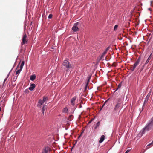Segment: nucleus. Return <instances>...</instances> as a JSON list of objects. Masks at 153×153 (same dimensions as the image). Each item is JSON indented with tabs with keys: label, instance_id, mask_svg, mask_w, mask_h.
<instances>
[{
	"label": "nucleus",
	"instance_id": "f257e3e1",
	"mask_svg": "<svg viewBox=\"0 0 153 153\" xmlns=\"http://www.w3.org/2000/svg\"><path fill=\"white\" fill-rule=\"evenodd\" d=\"M152 130H153V117L140 131L139 134V135L142 136L146 131H149Z\"/></svg>",
	"mask_w": 153,
	"mask_h": 153
},
{
	"label": "nucleus",
	"instance_id": "f03ea898",
	"mask_svg": "<svg viewBox=\"0 0 153 153\" xmlns=\"http://www.w3.org/2000/svg\"><path fill=\"white\" fill-rule=\"evenodd\" d=\"M62 64L63 66L67 69L66 71L67 72H68L70 71H72L73 68L71 65L67 60H65Z\"/></svg>",
	"mask_w": 153,
	"mask_h": 153
},
{
	"label": "nucleus",
	"instance_id": "7ed1b4c3",
	"mask_svg": "<svg viewBox=\"0 0 153 153\" xmlns=\"http://www.w3.org/2000/svg\"><path fill=\"white\" fill-rule=\"evenodd\" d=\"M141 58L140 56H139L137 60L135 63L134 64L133 67L131 68V71H133L137 67L139 64V62L141 60Z\"/></svg>",
	"mask_w": 153,
	"mask_h": 153
},
{
	"label": "nucleus",
	"instance_id": "20e7f679",
	"mask_svg": "<svg viewBox=\"0 0 153 153\" xmlns=\"http://www.w3.org/2000/svg\"><path fill=\"white\" fill-rule=\"evenodd\" d=\"M121 103V99L120 98L118 99L117 104L114 107V111H116L120 107Z\"/></svg>",
	"mask_w": 153,
	"mask_h": 153
},
{
	"label": "nucleus",
	"instance_id": "39448f33",
	"mask_svg": "<svg viewBox=\"0 0 153 153\" xmlns=\"http://www.w3.org/2000/svg\"><path fill=\"white\" fill-rule=\"evenodd\" d=\"M79 22H77L74 24L72 28V30H73V31L76 32L79 30V29L78 28L77 26Z\"/></svg>",
	"mask_w": 153,
	"mask_h": 153
},
{
	"label": "nucleus",
	"instance_id": "423d86ee",
	"mask_svg": "<svg viewBox=\"0 0 153 153\" xmlns=\"http://www.w3.org/2000/svg\"><path fill=\"white\" fill-rule=\"evenodd\" d=\"M151 94V91H150L149 93L147 94L146 96V97L145 99L144 102V104L145 103L147 102L148 101V100Z\"/></svg>",
	"mask_w": 153,
	"mask_h": 153
},
{
	"label": "nucleus",
	"instance_id": "0eeeda50",
	"mask_svg": "<svg viewBox=\"0 0 153 153\" xmlns=\"http://www.w3.org/2000/svg\"><path fill=\"white\" fill-rule=\"evenodd\" d=\"M35 87V84L34 83H31L30 84V86L29 87V90L30 91H33Z\"/></svg>",
	"mask_w": 153,
	"mask_h": 153
},
{
	"label": "nucleus",
	"instance_id": "6e6552de",
	"mask_svg": "<svg viewBox=\"0 0 153 153\" xmlns=\"http://www.w3.org/2000/svg\"><path fill=\"white\" fill-rule=\"evenodd\" d=\"M152 53H151L150 55H149V57L147 59L146 62L144 64V65H143V68L144 67V66H145V65H146L149 62L150 60L152 58Z\"/></svg>",
	"mask_w": 153,
	"mask_h": 153
},
{
	"label": "nucleus",
	"instance_id": "1a4fd4ad",
	"mask_svg": "<svg viewBox=\"0 0 153 153\" xmlns=\"http://www.w3.org/2000/svg\"><path fill=\"white\" fill-rule=\"evenodd\" d=\"M76 96H74L71 100V103L73 106H74L75 105V101L76 99Z\"/></svg>",
	"mask_w": 153,
	"mask_h": 153
},
{
	"label": "nucleus",
	"instance_id": "9d476101",
	"mask_svg": "<svg viewBox=\"0 0 153 153\" xmlns=\"http://www.w3.org/2000/svg\"><path fill=\"white\" fill-rule=\"evenodd\" d=\"M49 151V148L47 147H45L43 150L42 153H48Z\"/></svg>",
	"mask_w": 153,
	"mask_h": 153
},
{
	"label": "nucleus",
	"instance_id": "9b49d317",
	"mask_svg": "<svg viewBox=\"0 0 153 153\" xmlns=\"http://www.w3.org/2000/svg\"><path fill=\"white\" fill-rule=\"evenodd\" d=\"M44 102L41 100L40 99L39 100V101L38 102L37 106L38 107H40Z\"/></svg>",
	"mask_w": 153,
	"mask_h": 153
},
{
	"label": "nucleus",
	"instance_id": "f8f14e48",
	"mask_svg": "<svg viewBox=\"0 0 153 153\" xmlns=\"http://www.w3.org/2000/svg\"><path fill=\"white\" fill-rule=\"evenodd\" d=\"M100 125V122H98L96 124H95L94 125V130L97 129L99 127Z\"/></svg>",
	"mask_w": 153,
	"mask_h": 153
},
{
	"label": "nucleus",
	"instance_id": "ddd939ff",
	"mask_svg": "<svg viewBox=\"0 0 153 153\" xmlns=\"http://www.w3.org/2000/svg\"><path fill=\"white\" fill-rule=\"evenodd\" d=\"M105 139V136L104 135H102L100 139L99 142L100 143H102Z\"/></svg>",
	"mask_w": 153,
	"mask_h": 153
},
{
	"label": "nucleus",
	"instance_id": "4468645a",
	"mask_svg": "<svg viewBox=\"0 0 153 153\" xmlns=\"http://www.w3.org/2000/svg\"><path fill=\"white\" fill-rule=\"evenodd\" d=\"M36 78V76L35 74L31 75L30 76V79L31 81H33Z\"/></svg>",
	"mask_w": 153,
	"mask_h": 153
},
{
	"label": "nucleus",
	"instance_id": "2eb2a0df",
	"mask_svg": "<svg viewBox=\"0 0 153 153\" xmlns=\"http://www.w3.org/2000/svg\"><path fill=\"white\" fill-rule=\"evenodd\" d=\"M63 112L64 113H68V109L67 107H65L63 110Z\"/></svg>",
	"mask_w": 153,
	"mask_h": 153
},
{
	"label": "nucleus",
	"instance_id": "dca6fc26",
	"mask_svg": "<svg viewBox=\"0 0 153 153\" xmlns=\"http://www.w3.org/2000/svg\"><path fill=\"white\" fill-rule=\"evenodd\" d=\"M26 37H27L26 35V34H25L23 38L22 42L23 44L25 43L26 42Z\"/></svg>",
	"mask_w": 153,
	"mask_h": 153
},
{
	"label": "nucleus",
	"instance_id": "f3484780",
	"mask_svg": "<svg viewBox=\"0 0 153 153\" xmlns=\"http://www.w3.org/2000/svg\"><path fill=\"white\" fill-rule=\"evenodd\" d=\"M46 105H44L42 108V113H44V112L45 109H46V108L45 107Z\"/></svg>",
	"mask_w": 153,
	"mask_h": 153
},
{
	"label": "nucleus",
	"instance_id": "a211bd4d",
	"mask_svg": "<svg viewBox=\"0 0 153 153\" xmlns=\"http://www.w3.org/2000/svg\"><path fill=\"white\" fill-rule=\"evenodd\" d=\"M48 97H43V100L42 101L44 102L47 100L48 99Z\"/></svg>",
	"mask_w": 153,
	"mask_h": 153
},
{
	"label": "nucleus",
	"instance_id": "6ab92c4d",
	"mask_svg": "<svg viewBox=\"0 0 153 153\" xmlns=\"http://www.w3.org/2000/svg\"><path fill=\"white\" fill-rule=\"evenodd\" d=\"M24 64V61H22V62L21 64V65L19 67V68H21V69H22L23 66Z\"/></svg>",
	"mask_w": 153,
	"mask_h": 153
},
{
	"label": "nucleus",
	"instance_id": "aec40b11",
	"mask_svg": "<svg viewBox=\"0 0 153 153\" xmlns=\"http://www.w3.org/2000/svg\"><path fill=\"white\" fill-rule=\"evenodd\" d=\"M105 54V53H104L103 52L102 53V54L100 56V60L102 59L104 57V55Z\"/></svg>",
	"mask_w": 153,
	"mask_h": 153
},
{
	"label": "nucleus",
	"instance_id": "412c9836",
	"mask_svg": "<svg viewBox=\"0 0 153 153\" xmlns=\"http://www.w3.org/2000/svg\"><path fill=\"white\" fill-rule=\"evenodd\" d=\"M22 69H21V68H19V69H18L16 72V74H18L20 72V71Z\"/></svg>",
	"mask_w": 153,
	"mask_h": 153
},
{
	"label": "nucleus",
	"instance_id": "4be33fe9",
	"mask_svg": "<svg viewBox=\"0 0 153 153\" xmlns=\"http://www.w3.org/2000/svg\"><path fill=\"white\" fill-rule=\"evenodd\" d=\"M91 77V75L88 76L87 77L88 80L87 82H88V84L89 83V81L90 80Z\"/></svg>",
	"mask_w": 153,
	"mask_h": 153
},
{
	"label": "nucleus",
	"instance_id": "5701e85b",
	"mask_svg": "<svg viewBox=\"0 0 153 153\" xmlns=\"http://www.w3.org/2000/svg\"><path fill=\"white\" fill-rule=\"evenodd\" d=\"M122 82H121L119 84L117 87L118 89H119L121 88V86H122Z\"/></svg>",
	"mask_w": 153,
	"mask_h": 153
},
{
	"label": "nucleus",
	"instance_id": "b1692460",
	"mask_svg": "<svg viewBox=\"0 0 153 153\" xmlns=\"http://www.w3.org/2000/svg\"><path fill=\"white\" fill-rule=\"evenodd\" d=\"M118 27V26L117 25H116L114 26V31L116 30L117 28Z\"/></svg>",
	"mask_w": 153,
	"mask_h": 153
},
{
	"label": "nucleus",
	"instance_id": "393cba45",
	"mask_svg": "<svg viewBox=\"0 0 153 153\" xmlns=\"http://www.w3.org/2000/svg\"><path fill=\"white\" fill-rule=\"evenodd\" d=\"M53 15L52 14H50L48 16L49 19H51Z\"/></svg>",
	"mask_w": 153,
	"mask_h": 153
},
{
	"label": "nucleus",
	"instance_id": "a878e982",
	"mask_svg": "<svg viewBox=\"0 0 153 153\" xmlns=\"http://www.w3.org/2000/svg\"><path fill=\"white\" fill-rule=\"evenodd\" d=\"M88 84V82H87L85 88V90H86L87 89Z\"/></svg>",
	"mask_w": 153,
	"mask_h": 153
},
{
	"label": "nucleus",
	"instance_id": "bb28decb",
	"mask_svg": "<svg viewBox=\"0 0 153 153\" xmlns=\"http://www.w3.org/2000/svg\"><path fill=\"white\" fill-rule=\"evenodd\" d=\"M94 119V118L91 119L88 123V125L90 124L91 122H92V121H93Z\"/></svg>",
	"mask_w": 153,
	"mask_h": 153
},
{
	"label": "nucleus",
	"instance_id": "cd10ccee",
	"mask_svg": "<svg viewBox=\"0 0 153 153\" xmlns=\"http://www.w3.org/2000/svg\"><path fill=\"white\" fill-rule=\"evenodd\" d=\"M130 150L131 149L127 150L125 153H128Z\"/></svg>",
	"mask_w": 153,
	"mask_h": 153
},
{
	"label": "nucleus",
	"instance_id": "c85d7f7f",
	"mask_svg": "<svg viewBox=\"0 0 153 153\" xmlns=\"http://www.w3.org/2000/svg\"><path fill=\"white\" fill-rule=\"evenodd\" d=\"M107 51V50L106 49L103 52L104 53H106L107 51Z\"/></svg>",
	"mask_w": 153,
	"mask_h": 153
},
{
	"label": "nucleus",
	"instance_id": "c756f323",
	"mask_svg": "<svg viewBox=\"0 0 153 153\" xmlns=\"http://www.w3.org/2000/svg\"><path fill=\"white\" fill-rule=\"evenodd\" d=\"M107 51V50L106 49L103 52L104 53H106L107 51Z\"/></svg>",
	"mask_w": 153,
	"mask_h": 153
},
{
	"label": "nucleus",
	"instance_id": "7c9ffc66",
	"mask_svg": "<svg viewBox=\"0 0 153 153\" xmlns=\"http://www.w3.org/2000/svg\"><path fill=\"white\" fill-rule=\"evenodd\" d=\"M107 51V50L106 49L103 52L104 53H106L107 51Z\"/></svg>",
	"mask_w": 153,
	"mask_h": 153
},
{
	"label": "nucleus",
	"instance_id": "2f4dec72",
	"mask_svg": "<svg viewBox=\"0 0 153 153\" xmlns=\"http://www.w3.org/2000/svg\"><path fill=\"white\" fill-rule=\"evenodd\" d=\"M110 48V47H108L106 49L107 51H108V50L109 49V48Z\"/></svg>",
	"mask_w": 153,
	"mask_h": 153
},
{
	"label": "nucleus",
	"instance_id": "473e14b6",
	"mask_svg": "<svg viewBox=\"0 0 153 153\" xmlns=\"http://www.w3.org/2000/svg\"><path fill=\"white\" fill-rule=\"evenodd\" d=\"M105 105V104H104V103L103 104V105H102V108H101V109L100 110H102V108H103V107Z\"/></svg>",
	"mask_w": 153,
	"mask_h": 153
},
{
	"label": "nucleus",
	"instance_id": "72a5a7b5",
	"mask_svg": "<svg viewBox=\"0 0 153 153\" xmlns=\"http://www.w3.org/2000/svg\"><path fill=\"white\" fill-rule=\"evenodd\" d=\"M108 100H106L105 102L104 103V104H105L106 103V102H107V101H108Z\"/></svg>",
	"mask_w": 153,
	"mask_h": 153
},
{
	"label": "nucleus",
	"instance_id": "f704fd0d",
	"mask_svg": "<svg viewBox=\"0 0 153 153\" xmlns=\"http://www.w3.org/2000/svg\"><path fill=\"white\" fill-rule=\"evenodd\" d=\"M119 89H118V88L116 89L115 91H114V92L116 91H117Z\"/></svg>",
	"mask_w": 153,
	"mask_h": 153
},
{
	"label": "nucleus",
	"instance_id": "c9c22d12",
	"mask_svg": "<svg viewBox=\"0 0 153 153\" xmlns=\"http://www.w3.org/2000/svg\"><path fill=\"white\" fill-rule=\"evenodd\" d=\"M6 79H7V78H6V79H4V82H5L6 80Z\"/></svg>",
	"mask_w": 153,
	"mask_h": 153
},
{
	"label": "nucleus",
	"instance_id": "e433bc0d",
	"mask_svg": "<svg viewBox=\"0 0 153 153\" xmlns=\"http://www.w3.org/2000/svg\"><path fill=\"white\" fill-rule=\"evenodd\" d=\"M148 10H149V11H151V9H150V8H149L148 9Z\"/></svg>",
	"mask_w": 153,
	"mask_h": 153
},
{
	"label": "nucleus",
	"instance_id": "4c0bfd02",
	"mask_svg": "<svg viewBox=\"0 0 153 153\" xmlns=\"http://www.w3.org/2000/svg\"><path fill=\"white\" fill-rule=\"evenodd\" d=\"M152 1H151V2H150V4H151V5H152Z\"/></svg>",
	"mask_w": 153,
	"mask_h": 153
},
{
	"label": "nucleus",
	"instance_id": "58836bf2",
	"mask_svg": "<svg viewBox=\"0 0 153 153\" xmlns=\"http://www.w3.org/2000/svg\"><path fill=\"white\" fill-rule=\"evenodd\" d=\"M27 91H28L27 90H25V92H27Z\"/></svg>",
	"mask_w": 153,
	"mask_h": 153
},
{
	"label": "nucleus",
	"instance_id": "ea45409f",
	"mask_svg": "<svg viewBox=\"0 0 153 153\" xmlns=\"http://www.w3.org/2000/svg\"><path fill=\"white\" fill-rule=\"evenodd\" d=\"M83 132H82V133H81L80 135L79 136V137H80V136L82 135V133H83Z\"/></svg>",
	"mask_w": 153,
	"mask_h": 153
},
{
	"label": "nucleus",
	"instance_id": "a19ab883",
	"mask_svg": "<svg viewBox=\"0 0 153 153\" xmlns=\"http://www.w3.org/2000/svg\"><path fill=\"white\" fill-rule=\"evenodd\" d=\"M122 39V38H120V39H119V40H121Z\"/></svg>",
	"mask_w": 153,
	"mask_h": 153
},
{
	"label": "nucleus",
	"instance_id": "79ce46f5",
	"mask_svg": "<svg viewBox=\"0 0 153 153\" xmlns=\"http://www.w3.org/2000/svg\"><path fill=\"white\" fill-rule=\"evenodd\" d=\"M1 107H0V111H1Z\"/></svg>",
	"mask_w": 153,
	"mask_h": 153
},
{
	"label": "nucleus",
	"instance_id": "37998d69",
	"mask_svg": "<svg viewBox=\"0 0 153 153\" xmlns=\"http://www.w3.org/2000/svg\"><path fill=\"white\" fill-rule=\"evenodd\" d=\"M70 117H72V115H71V116Z\"/></svg>",
	"mask_w": 153,
	"mask_h": 153
},
{
	"label": "nucleus",
	"instance_id": "c03bdc74",
	"mask_svg": "<svg viewBox=\"0 0 153 153\" xmlns=\"http://www.w3.org/2000/svg\"><path fill=\"white\" fill-rule=\"evenodd\" d=\"M68 119L69 120H69V118H68Z\"/></svg>",
	"mask_w": 153,
	"mask_h": 153
}]
</instances>
